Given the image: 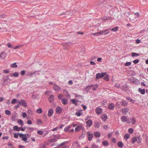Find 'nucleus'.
Instances as JSON below:
<instances>
[{
    "mask_svg": "<svg viewBox=\"0 0 148 148\" xmlns=\"http://www.w3.org/2000/svg\"><path fill=\"white\" fill-rule=\"evenodd\" d=\"M106 75V72H101V73H98L96 75L95 79L96 80L102 78Z\"/></svg>",
    "mask_w": 148,
    "mask_h": 148,
    "instance_id": "nucleus-1",
    "label": "nucleus"
},
{
    "mask_svg": "<svg viewBox=\"0 0 148 148\" xmlns=\"http://www.w3.org/2000/svg\"><path fill=\"white\" fill-rule=\"evenodd\" d=\"M29 135H24L22 134H20V137L22 138V140L24 141L25 143H28V142L27 140V138L29 137Z\"/></svg>",
    "mask_w": 148,
    "mask_h": 148,
    "instance_id": "nucleus-2",
    "label": "nucleus"
},
{
    "mask_svg": "<svg viewBox=\"0 0 148 148\" xmlns=\"http://www.w3.org/2000/svg\"><path fill=\"white\" fill-rule=\"evenodd\" d=\"M19 105H21L22 106L25 107H27V103L24 99H21L20 101H17Z\"/></svg>",
    "mask_w": 148,
    "mask_h": 148,
    "instance_id": "nucleus-3",
    "label": "nucleus"
},
{
    "mask_svg": "<svg viewBox=\"0 0 148 148\" xmlns=\"http://www.w3.org/2000/svg\"><path fill=\"white\" fill-rule=\"evenodd\" d=\"M121 121L123 122H126L127 123L130 124V119H127V118L125 116H123L121 118Z\"/></svg>",
    "mask_w": 148,
    "mask_h": 148,
    "instance_id": "nucleus-4",
    "label": "nucleus"
},
{
    "mask_svg": "<svg viewBox=\"0 0 148 148\" xmlns=\"http://www.w3.org/2000/svg\"><path fill=\"white\" fill-rule=\"evenodd\" d=\"M73 44L71 42H66L64 43L63 45L64 49H68L69 46Z\"/></svg>",
    "mask_w": 148,
    "mask_h": 148,
    "instance_id": "nucleus-5",
    "label": "nucleus"
},
{
    "mask_svg": "<svg viewBox=\"0 0 148 148\" xmlns=\"http://www.w3.org/2000/svg\"><path fill=\"white\" fill-rule=\"evenodd\" d=\"M54 86L53 89L55 91H58L61 90V88L58 85L56 84L55 83H53Z\"/></svg>",
    "mask_w": 148,
    "mask_h": 148,
    "instance_id": "nucleus-6",
    "label": "nucleus"
},
{
    "mask_svg": "<svg viewBox=\"0 0 148 148\" xmlns=\"http://www.w3.org/2000/svg\"><path fill=\"white\" fill-rule=\"evenodd\" d=\"M93 86L94 85L92 84L87 86L86 87L84 88V90H86L87 92H88L91 89V88H92Z\"/></svg>",
    "mask_w": 148,
    "mask_h": 148,
    "instance_id": "nucleus-7",
    "label": "nucleus"
},
{
    "mask_svg": "<svg viewBox=\"0 0 148 148\" xmlns=\"http://www.w3.org/2000/svg\"><path fill=\"white\" fill-rule=\"evenodd\" d=\"M96 113L97 114H100L103 112V110L101 108H97L95 110Z\"/></svg>",
    "mask_w": 148,
    "mask_h": 148,
    "instance_id": "nucleus-8",
    "label": "nucleus"
},
{
    "mask_svg": "<svg viewBox=\"0 0 148 148\" xmlns=\"http://www.w3.org/2000/svg\"><path fill=\"white\" fill-rule=\"evenodd\" d=\"M120 88L121 90H123L124 92H126L128 90V87L127 86V84H126L125 85L121 86Z\"/></svg>",
    "mask_w": 148,
    "mask_h": 148,
    "instance_id": "nucleus-9",
    "label": "nucleus"
},
{
    "mask_svg": "<svg viewBox=\"0 0 148 148\" xmlns=\"http://www.w3.org/2000/svg\"><path fill=\"white\" fill-rule=\"evenodd\" d=\"M108 117L106 114H103L101 115V118L103 121H106L108 119Z\"/></svg>",
    "mask_w": 148,
    "mask_h": 148,
    "instance_id": "nucleus-10",
    "label": "nucleus"
},
{
    "mask_svg": "<svg viewBox=\"0 0 148 148\" xmlns=\"http://www.w3.org/2000/svg\"><path fill=\"white\" fill-rule=\"evenodd\" d=\"M129 110V109L127 108H124L121 110V112L123 114L125 115L127 114Z\"/></svg>",
    "mask_w": 148,
    "mask_h": 148,
    "instance_id": "nucleus-11",
    "label": "nucleus"
},
{
    "mask_svg": "<svg viewBox=\"0 0 148 148\" xmlns=\"http://www.w3.org/2000/svg\"><path fill=\"white\" fill-rule=\"evenodd\" d=\"M103 78V79L106 81H109L110 80L109 75L106 72V75Z\"/></svg>",
    "mask_w": 148,
    "mask_h": 148,
    "instance_id": "nucleus-12",
    "label": "nucleus"
},
{
    "mask_svg": "<svg viewBox=\"0 0 148 148\" xmlns=\"http://www.w3.org/2000/svg\"><path fill=\"white\" fill-rule=\"evenodd\" d=\"M108 107L110 110H112L114 109V105L113 103H110L109 104Z\"/></svg>",
    "mask_w": 148,
    "mask_h": 148,
    "instance_id": "nucleus-13",
    "label": "nucleus"
},
{
    "mask_svg": "<svg viewBox=\"0 0 148 148\" xmlns=\"http://www.w3.org/2000/svg\"><path fill=\"white\" fill-rule=\"evenodd\" d=\"M53 113V109H50L48 111V116L49 117L51 116Z\"/></svg>",
    "mask_w": 148,
    "mask_h": 148,
    "instance_id": "nucleus-14",
    "label": "nucleus"
},
{
    "mask_svg": "<svg viewBox=\"0 0 148 148\" xmlns=\"http://www.w3.org/2000/svg\"><path fill=\"white\" fill-rule=\"evenodd\" d=\"M101 125V123L98 121H95V122L94 124V127L97 128H99Z\"/></svg>",
    "mask_w": 148,
    "mask_h": 148,
    "instance_id": "nucleus-15",
    "label": "nucleus"
},
{
    "mask_svg": "<svg viewBox=\"0 0 148 148\" xmlns=\"http://www.w3.org/2000/svg\"><path fill=\"white\" fill-rule=\"evenodd\" d=\"M87 126L89 127H90L92 124V122L91 120H88L86 122Z\"/></svg>",
    "mask_w": 148,
    "mask_h": 148,
    "instance_id": "nucleus-16",
    "label": "nucleus"
},
{
    "mask_svg": "<svg viewBox=\"0 0 148 148\" xmlns=\"http://www.w3.org/2000/svg\"><path fill=\"white\" fill-rule=\"evenodd\" d=\"M56 112L58 114H60L62 112V109L59 106H58L56 108Z\"/></svg>",
    "mask_w": 148,
    "mask_h": 148,
    "instance_id": "nucleus-17",
    "label": "nucleus"
},
{
    "mask_svg": "<svg viewBox=\"0 0 148 148\" xmlns=\"http://www.w3.org/2000/svg\"><path fill=\"white\" fill-rule=\"evenodd\" d=\"M62 102L64 105H66L68 103L67 100L65 98H63L62 99Z\"/></svg>",
    "mask_w": 148,
    "mask_h": 148,
    "instance_id": "nucleus-18",
    "label": "nucleus"
},
{
    "mask_svg": "<svg viewBox=\"0 0 148 148\" xmlns=\"http://www.w3.org/2000/svg\"><path fill=\"white\" fill-rule=\"evenodd\" d=\"M121 106H125L127 105L128 104V102L126 101L125 100H123L121 102Z\"/></svg>",
    "mask_w": 148,
    "mask_h": 148,
    "instance_id": "nucleus-19",
    "label": "nucleus"
},
{
    "mask_svg": "<svg viewBox=\"0 0 148 148\" xmlns=\"http://www.w3.org/2000/svg\"><path fill=\"white\" fill-rule=\"evenodd\" d=\"M6 54L4 52H2L1 53H0V58L2 59H4L6 56Z\"/></svg>",
    "mask_w": 148,
    "mask_h": 148,
    "instance_id": "nucleus-20",
    "label": "nucleus"
},
{
    "mask_svg": "<svg viewBox=\"0 0 148 148\" xmlns=\"http://www.w3.org/2000/svg\"><path fill=\"white\" fill-rule=\"evenodd\" d=\"M64 125L62 124H60L58 125L57 127L53 129L52 130H58V129H62Z\"/></svg>",
    "mask_w": 148,
    "mask_h": 148,
    "instance_id": "nucleus-21",
    "label": "nucleus"
},
{
    "mask_svg": "<svg viewBox=\"0 0 148 148\" xmlns=\"http://www.w3.org/2000/svg\"><path fill=\"white\" fill-rule=\"evenodd\" d=\"M138 91L142 95H144L145 94V90L144 88L142 89L141 88H139L138 89Z\"/></svg>",
    "mask_w": 148,
    "mask_h": 148,
    "instance_id": "nucleus-22",
    "label": "nucleus"
},
{
    "mask_svg": "<svg viewBox=\"0 0 148 148\" xmlns=\"http://www.w3.org/2000/svg\"><path fill=\"white\" fill-rule=\"evenodd\" d=\"M130 120H131L130 123L131 122V124L132 125H134L135 124L136 122V120L133 117L131 118L130 119Z\"/></svg>",
    "mask_w": 148,
    "mask_h": 148,
    "instance_id": "nucleus-23",
    "label": "nucleus"
},
{
    "mask_svg": "<svg viewBox=\"0 0 148 148\" xmlns=\"http://www.w3.org/2000/svg\"><path fill=\"white\" fill-rule=\"evenodd\" d=\"M10 79L8 78H6V79H5L4 80V83L3 84V85H5L6 84H7L10 81Z\"/></svg>",
    "mask_w": 148,
    "mask_h": 148,
    "instance_id": "nucleus-24",
    "label": "nucleus"
},
{
    "mask_svg": "<svg viewBox=\"0 0 148 148\" xmlns=\"http://www.w3.org/2000/svg\"><path fill=\"white\" fill-rule=\"evenodd\" d=\"M126 99L127 100L129 101L130 102H131L133 103H134L135 102V100H133L130 97H126Z\"/></svg>",
    "mask_w": 148,
    "mask_h": 148,
    "instance_id": "nucleus-25",
    "label": "nucleus"
},
{
    "mask_svg": "<svg viewBox=\"0 0 148 148\" xmlns=\"http://www.w3.org/2000/svg\"><path fill=\"white\" fill-rule=\"evenodd\" d=\"M110 19L111 20V17L109 16H104L102 18V20L104 21H106V20Z\"/></svg>",
    "mask_w": 148,
    "mask_h": 148,
    "instance_id": "nucleus-26",
    "label": "nucleus"
},
{
    "mask_svg": "<svg viewBox=\"0 0 148 148\" xmlns=\"http://www.w3.org/2000/svg\"><path fill=\"white\" fill-rule=\"evenodd\" d=\"M83 127L82 125H78L75 128V130H83Z\"/></svg>",
    "mask_w": 148,
    "mask_h": 148,
    "instance_id": "nucleus-27",
    "label": "nucleus"
},
{
    "mask_svg": "<svg viewBox=\"0 0 148 148\" xmlns=\"http://www.w3.org/2000/svg\"><path fill=\"white\" fill-rule=\"evenodd\" d=\"M140 54L138 53H136L134 52H132V57H137L139 56Z\"/></svg>",
    "mask_w": 148,
    "mask_h": 148,
    "instance_id": "nucleus-28",
    "label": "nucleus"
},
{
    "mask_svg": "<svg viewBox=\"0 0 148 148\" xmlns=\"http://www.w3.org/2000/svg\"><path fill=\"white\" fill-rule=\"evenodd\" d=\"M16 63L15 62L11 64V67L12 68H16L18 66L16 65Z\"/></svg>",
    "mask_w": 148,
    "mask_h": 148,
    "instance_id": "nucleus-29",
    "label": "nucleus"
},
{
    "mask_svg": "<svg viewBox=\"0 0 148 148\" xmlns=\"http://www.w3.org/2000/svg\"><path fill=\"white\" fill-rule=\"evenodd\" d=\"M118 29L119 27L118 26H116L111 29V31L113 32H116L118 31Z\"/></svg>",
    "mask_w": 148,
    "mask_h": 148,
    "instance_id": "nucleus-30",
    "label": "nucleus"
},
{
    "mask_svg": "<svg viewBox=\"0 0 148 148\" xmlns=\"http://www.w3.org/2000/svg\"><path fill=\"white\" fill-rule=\"evenodd\" d=\"M70 14V12L69 11H67L66 12H63L62 14H59V15L61 16L64 15H69Z\"/></svg>",
    "mask_w": 148,
    "mask_h": 148,
    "instance_id": "nucleus-31",
    "label": "nucleus"
},
{
    "mask_svg": "<svg viewBox=\"0 0 148 148\" xmlns=\"http://www.w3.org/2000/svg\"><path fill=\"white\" fill-rule=\"evenodd\" d=\"M110 29H106L105 30H102V31H100V32H100V35L103 34H104V33L105 32H107V31H108Z\"/></svg>",
    "mask_w": 148,
    "mask_h": 148,
    "instance_id": "nucleus-32",
    "label": "nucleus"
},
{
    "mask_svg": "<svg viewBox=\"0 0 148 148\" xmlns=\"http://www.w3.org/2000/svg\"><path fill=\"white\" fill-rule=\"evenodd\" d=\"M64 92H65V96H66L68 98H70V95L69 92L66 90L64 91Z\"/></svg>",
    "mask_w": 148,
    "mask_h": 148,
    "instance_id": "nucleus-33",
    "label": "nucleus"
},
{
    "mask_svg": "<svg viewBox=\"0 0 148 148\" xmlns=\"http://www.w3.org/2000/svg\"><path fill=\"white\" fill-rule=\"evenodd\" d=\"M130 137V135L129 134H126L124 136V138L125 139V140H127Z\"/></svg>",
    "mask_w": 148,
    "mask_h": 148,
    "instance_id": "nucleus-34",
    "label": "nucleus"
},
{
    "mask_svg": "<svg viewBox=\"0 0 148 148\" xmlns=\"http://www.w3.org/2000/svg\"><path fill=\"white\" fill-rule=\"evenodd\" d=\"M18 123L21 126H22L23 125V121L21 119H18Z\"/></svg>",
    "mask_w": 148,
    "mask_h": 148,
    "instance_id": "nucleus-35",
    "label": "nucleus"
},
{
    "mask_svg": "<svg viewBox=\"0 0 148 148\" xmlns=\"http://www.w3.org/2000/svg\"><path fill=\"white\" fill-rule=\"evenodd\" d=\"M118 145L119 147L121 148H122L123 147V144L121 142H119L118 143Z\"/></svg>",
    "mask_w": 148,
    "mask_h": 148,
    "instance_id": "nucleus-36",
    "label": "nucleus"
},
{
    "mask_svg": "<svg viewBox=\"0 0 148 148\" xmlns=\"http://www.w3.org/2000/svg\"><path fill=\"white\" fill-rule=\"evenodd\" d=\"M93 137V135L92 134H89L88 136V140H91Z\"/></svg>",
    "mask_w": 148,
    "mask_h": 148,
    "instance_id": "nucleus-37",
    "label": "nucleus"
},
{
    "mask_svg": "<svg viewBox=\"0 0 148 148\" xmlns=\"http://www.w3.org/2000/svg\"><path fill=\"white\" fill-rule=\"evenodd\" d=\"M94 136L96 137H98L100 136V134L98 132H96L94 134Z\"/></svg>",
    "mask_w": 148,
    "mask_h": 148,
    "instance_id": "nucleus-38",
    "label": "nucleus"
},
{
    "mask_svg": "<svg viewBox=\"0 0 148 148\" xmlns=\"http://www.w3.org/2000/svg\"><path fill=\"white\" fill-rule=\"evenodd\" d=\"M137 138H137L136 137H134L133 138L132 140V142L133 143H134L135 142L137 141Z\"/></svg>",
    "mask_w": 148,
    "mask_h": 148,
    "instance_id": "nucleus-39",
    "label": "nucleus"
},
{
    "mask_svg": "<svg viewBox=\"0 0 148 148\" xmlns=\"http://www.w3.org/2000/svg\"><path fill=\"white\" fill-rule=\"evenodd\" d=\"M35 72L32 73L30 72H28L27 73V75L29 76L30 77H32V76L33 74H34Z\"/></svg>",
    "mask_w": 148,
    "mask_h": 148,
    "instance_id": "nucleus-40",
    "label": "nucleus"
},
{
    "mask_svg": "<svg viewBox=\"0 0 148 148\" xmlns=\"http://www.w3.org/2000/svg\"><path fill=\"white\" fill-rule=\"evenodd\" d=\"M40 148H47L46 145L45 144H41L39 146Z\"/></svg>",
    "mask_w": 148,
    "mask_h": 148,
    "instance_id": "nucleus-41",
    "label": "nucleus"
},
{
    "mask_svg": "<svg viewBox=\"0 0 148 148\" xmlns=\"http://www.w3.org/2000/svg\"><path fill=\"white\" fill-rule=\"evenodd\" d=\"M19 75V73L17 72H16L13 73V77H18Z\"/></svg>",
    "mask_w": 148,
    "mask_h": 148,
    "instance_id": "nucleus-42",
    "label": "nucleus"
},
{
    "mask_svg": "<svg viewBox=\"0 0 148 148\" xmlns=\"http://www.w3.org/2000/svg\"><path fill=\"white\" fill-rule=\"evenodd\" d=\"M56 141V140L55 138L50 139L48 140V141L49 142L51 143L55 142Z\"/></svg>",
    "mask_w": 148,
    "mask_h": 148,
    "instance_id": "nucleus-43",
    "label": "nucleus"
},
{
    "mask_svg": "<svg viewBox=\"0 0 148 148\" xmlns=\"http://www.w3.org/2000/svg\"><path fill=\"white\" fill-rule=\"evenodd\" d=\"M36 112L38 114H41L42 112V110L41 108H39L37 110Z\"/></svg>",
    "mask_w": 148,
    "mask_h": 148,
    "instance_id": "nucleus-44",
    "label": "nucleus"
},
{
    "mask_svg": "<svg viewBox=\"0 0 148 148\" xmlns=\"http://www.w3.org/2000/svg\"><path fill=\"white\" fill-rule=\"evenodd\" d=\"M5 114L7 115H9L11 114V113L10 111L8 110H6L5 111Z\"/></svg>",
    "mask_w": 148,
    "mask_h": 148,
    "instance_id": "nucleus-45",
    "label": "nucleus"
},
{
    "mask_svg": "<svg viewBox=\"0 0 148 148\" xmlns=\"http://www.w3.org/2000/svg\"><path fill=\"white\" fill-rule=\"evenodd\" d=\"M108 142L106 141H104L103 142V145L104 146H106L108 145Z\"/></svg>",
    "mask_w": 148,
    "mask_h": 148,
    "instance_id": "nucleus-46",
    "label": "nucleus"
},
{
    "mask_svg": "<svg viewBox=\"0 0 148 148\" xmlns=\"http://www.w3.org/2000/svg\"><path fill=\"white\" fill-rule=\"evenodd\" d=\"M82 114V113L80 112H77L75 113V114L77 116H80Z\"/></svg>",
    "mask_w": 148,
    "mask_h": 148,
    "instance_id": "nucleus-47",
    "label": "nucleus"
},
{
    "mask_svg": "<svg viewBox=\"0 0 148 148\" xmlns=\"http://www.w3.org/2000/svg\"><path fill=\"white\" fill-rule=\"evenodd\" d=\"M98 85L97 84H96L95 85L94 87L92 88V90L93 91L95 90L97 88Z\"/></svg>",
    "mask_w": 148,
    "mask_h": 148,
    "instance_id": "nucleus-48",
    "label": "nucleus"
},
{
    "mask_svg": "<svg viewBox=\"0 0 148 148\" xmlns=\"http://www.w3.org/2000/svg\"><path fill=\"white\" fill-rule=\"evenodd\" d=\"M92 34L93 36H100V34L99 32H98L96 33H92Z\"/></svg>",
    "mask_w": 148,
    "mask_h": 148,
    "instance_id": "nucleus-49",
    "label": "nucleus"
},
{
    "mask_svg": "<svg viewBox=\"0 0 148 148\" xmlns=\"http://www.w3.org/2000/svg\"><path fill=\"white\" fill-rule=\"evenodd\" d=\"M21 75L23 76L25 74V71L24 70H22L20 72Z\"/></svg>",
    "mask_w": 148,
    "mask_h": 148,
    "instance_id": "nucleus-50",
    "label": "nucleus"
},
{
    "mask_svg": "<svg viewBox=\"0 0 148 148\" xmlns=\"http://www.w3.org/2000/svg\"><path fill=\"white\" fill-rule=\"evenodd\" d=\"M20 134L19 133H15L14 134V137L15 138H18V136H20Z\"/></svg>",
    "mask_w": 148,
    "mask_h": 148,
    "instance_id": "nucleus-51",
    "label": "nucleus"
},
{
    "mask_svg": "<svg viewBox=\"0 0 148 148\" xmlns=\"http://www.w3.org/2000/svg\"><path fill=\"white\" fill-rule=\"evenodd\" d=\"M50 99H52L53 100L54 99V96L53 95H50V96L48 98V100H49Z\"/></svg>",
    "mask_w": 148,
    "mask_h": 148,
    "instance_id": "nucleus-52",
    "label": "nucleus"
},
{
    "mask_svg": "<svg viewBox=\"0 0 148 148\" xmlns=\"http://www.w3.org/2000/svg\"><path fill=\"white\" fill-rule=\"evenodd\" d=\"M17 101V100L15 99H13L11 102V103L12 104H15Z\"/></svg>",
    "mask_w": 148,
    "mask_h": 148,
    "instance_id": "nucleus-53",
    "label": "nucleus"
},
{
    "mask_svg": "<svg viewBox=\"0 0 148 148\" xmlns=\"http://www.w3.org/2000/svg\"><path fill=\"white\" fill-rule=\"evenodd\" d=\"M7 46L9 47L11 49L13 48V46L12 45L9 43H8L7 44Z\"/></svg>",
    "mask_w": 148,
    "mask_h": 148,
    "instance_id": "nucleus-54",
    "label": "nucleus"
},
{
    "mask_svg": "<svg viewBox=\"0 0 148 148\" xmlns=\"http://www.w3.org/2000/svg\"><path fill=\"white\" fill-rule=\"evenodd\" d=\"M142 141V139L140 137H138L137 138V140L138 143H140Z\"/></svg>",
    "mask_w": 148,
    "mask_h": 148,
    "instance_id": "nucleus-55",
    "label": "nucleus"
},
{
    "mask_svg": "<svg viewBox=\"0 0 148 148\" xmlns=\"http://www.w3.org/2000/svg\"><path fill=\"white\" fill-rule=\"evenodd\" d=\"M71 101L72 102V103L74 104L76 102V101H76L75 99H71Z\"/></svg>",
    "mask_w": 148,
    "mask_h": 148,
    "instance_id": "nucleus-56",
    "label": "nucleus"
},
{
    "mask_svg": "<svg viewBox=\"0 0 148 148\" xmlns=\"http://www.w3.org/2000/svg\"><path fill=\"white\" fill-rule=\"evenodd\" d=\"M131 62H126L125 64V65L126 66H128L130 65H131Z\"/></svg>",
    "mask_w": 148,
    "mask_h": 148,
    "instance_id": "nucleus-57",
    "label": "nucleus"
},
{
    "mask_svg": "<svg viewBox=\"0 0 148 148\" xmlns=\"http://www.w3.org/2000/svg\"><path fill=\"white\" fill-rule=\"evenodd\" d=\"M13 130H20V128L16 125L13 127Z\"/></svg>",
    "mask_w": 148,
    "mask_h": 148,
    "instance_id": "nucleus-58",
    "label": "nucleus"
},
{
    "mask_svg": "<svg viewBox=\"0 0 148 148\" xmlns=\"http://www.w3.org/2000/svg\"><path fill=\"white\" fill-rule=\"evenodd\" d=\"M98 147L97 145L95 144L92 145L90 147V148H98Z\"/></svg>",
    "mask_w": 148,
    "mask_h": 148,
    "instance_id": "nucleus-59",
    "label": "nucleus"
},
{
    "mask_svg": "<svg viewBox=\"0 0 148 148\" xmlns=\"http://www.w3.org/2000/svg\"><path fill=\"white\" fill-rule=\"evenodd\" d=\"M139 60L138 59H136L134 60L133 61V63L135 64H136L139 62Z\"/></svg>",
    "mask_w": 148,
    "mask_h": 148,
    "instance_id": "nucleus-60",
    "label": "nucleus"
},
{
    "mask_svg": "<svg viewBox=\"0 0 148 148\" xmlns=\"http://www.w3.org/2000/svg\"><path fill=\"white\" fill-rule=\"evenodd\" d=\"M116 106L118 108H119L120 107V103H119V102H117V103H116Z\"/></svg>",
    "mask_w": 148,
    "mask_h": 148,
    "instance_id": "nucleus-61",
    "label": "nucleus"
},
{
    "mask_svg": "<svg viewBox=\"0 0 148 148\" xmlns=\"http://www.w3.org/2000/svg\"><path fill=\"white\" fill-rule=\"evenodd\" d=\"M28 113L32 115L33 114V112L30 110H29L27 111Z\"/></svg>",
    "mask_w": 148,
    "mask_h": 148,
    "instance_id": "nucleus-62",
    "label": "nucleus"
},
{
    "mask_svg": "<svg viewBox=\"0 0 148 148\" xmlns=\"http://www.w3.org/2000/svg\"><path fill=\"white\" fill-rule=\"evenodd\" d=\"M114 86L118 88H120V85L119 84H115L114 85Z\"/></svg>",
    "mask_w": 148,
    "mask_h": 148,
    "instance_id": "nucleus-63",
    "label": "nucleus"
},
{
    "mask_svg": "<svg viewBox=\"0 0 148 148\" xmlns=\"http://www.w3.org/2000/svg\"><path fill=\"white\" fill-rule=\"evenodd\" d=\"M63 96L62 95L60 94L58 96V99H62V98L63 97Z\"/></svg>",
    "mask_w": 148,
    "mask_h": 148,
    "instance_id": "nucleus-64",
    "label": "nucleus"
}]
</instances>
